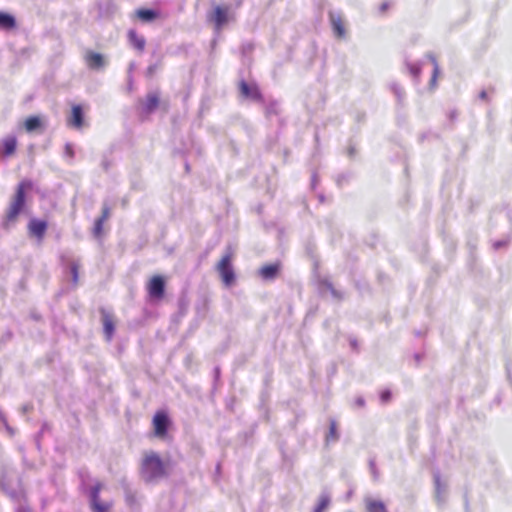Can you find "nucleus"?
Here are the masks:
<instances>
[{
	"label": "nucleus",
	"instance_id": "f257e3e1",
	"mask_svg": "<svg viewBox=\"0 0 512 512\" xmlns=\"http://www.w3.org/2000/svg\"><path fill=\"white\" fill-rule=\"evenodd\" d=\"M32 188L33 182L29 179L22 180L18 184L10 206L2 220L1 225L4 230L9 231L15 226L19 215L26 207L27 193L32 190Z\"/></svg>",
	"mask_w": 512,
	"mask_h": 512
},
{
	"label": "nucleus",
	"instance_id": "f03ea898",
	"mask_svg": "<svg viewBox=\"0 0 512 512\" xmlns=\"http://www.w3.org/2000/svg\"><path fill=\"white\" fill-rule=\"evenodd\" d=\"M166 474V466L157 453L145 455L140 467V476L145 483H156Z\"/></svg>",
	"mask_w": 512,
	"mask_h": 512
},
{
	"label": "nucleus",
	"instance_id": "7ed1b4c3",
	"mask_svg": "<svg viewBox=\"0 0 512 512\" xmlns=\"http://www.w3.org/2000/svg\"><path fill=\"white\" fill-rule=\"evenodd\" d=\"M102 488L103 484L96 480L94 484L83 493L87 496L91 512H110L112 509L113 503L111 501H102L100 499Z\"/></svg>",
	"mask_w": 512,
	"mask_h": 512
},
{
	"label": "nucleus",
	"instance_id": "20e7f679",
	"mask_svg": "<svg viewBox=\"0 0 512 512\" xmlns=\"http://www.w3.org/2000/svg\"><path fill=\"white\" fill-rule=\"evenodd\" d=\"M232 249L230 246L226 248L225 254L217 265V271L225 286L230 287L236 280V274L232 265Z\"/></svg>",
	"mask_w": 512,
	"mask_h": 512
},
{
	"label": "nucleus",
	"instance_id": "39448f33",
	"mask_svg": "<svg viewBox=\"0 0 512 512\" xmlns=\"http://www.w3.org/2000/svg\"><path fill=\"white\" fill-rule=\"evenodd\" d=\"M152 424L155 436L164 438L168 435L172 422L166 411L158 410L153 416Z\"/></svg>",
	"mask_w": 512,
	"mask_h": 512
},
{
	"label": "nucleus",
	"instance_id": "423d86ee",
	"mask_svg": "<svg viewBox=\"0 0 512 512\" xmlns=\"http://www.w3.org/2000/svg\"><path fill=\"white\" fill-rule=\"evenodd\" d=\"M166 281L161 275L153 276L147 284V292L151 301H160L164 298Z\"/></svg>",
	"mask_w": 512,
	"mask_h": 512
},
{
	"label": "nucleus",
	"instance_id": "0eeeda50",
	"mask_svg": "<svg viewBox=\"0 0 512 512\" xmlns=\"http://www.w3.org/2000/svg\"><path fill=\"white\" fill-rule=\"evenodd\" d=\"M238 87L240 94L244 99L256 102H264V98L260 91V88L255 82L249 83L246 80L241 79L239 81Z\"/></svg>",
	"mask_w": 512,
	"mask_h": 512
},
{
	"label": "nucleus",
	"instance_id": "6e6552de",
	"mask_svg": "<svg viewBox=\"0 0 512 512\" xmlns=\"http://www.w3.org/2000/svg\"><path fill=\"white\" fill-rule=\"evenodd\" d=\"M84 60L87 67L94 71L103 70L107 66V60L105 56L93 50H87L85 52Z\"/></svg>",
	"mask_w": 512,
	"mask_h": 512
},
{
	"label": "nucleus",
	"instance_id": "1a4fd4ad",
	"mask_svg": "<svg viewBox=\"0 0 512 512\" xmlns=\"http://www.w3.org/2000/svg\"><path fill=\"white\" fill-rule=\"evenodd\" d=\"M208 19L214 23L215 29L220 31L229 21L228 7L220 5L215 6L213 13L208 15Z\"/></svg>",
	"mask_w": 512,
	"mask_h": 512
},
{
	"label": "nucleus",
	"instance_id": "9d476101",
	"mask_svg": "<svg viewBox=\"0 0 512 512\" xmlns=\"http://www.w3.org/2000/svg\"><path fill=\"white\" fill-rule=\"evenodd\" d=\"M28 233L30 236L42 240L48 229V222L39 218H31L28 222Z\"/></svg>",
	"mask_w": 512,
	"mask_h": 512
},
{
	"label": "nucleus",
	"instance_id": "9b49d317",
	"mask_svg": "<svg viewBox=\"0 0 512 512\" xmlns=\"http://www.w3.org/2000/svg\"><path fill=\"white\" fill-rule=\"evenodd\" d=\"M160 104V95L158 92H150L141 103V114L150 115L156 111Z\"/></svg>",
	"mask_w": 512,
	"mask_h": 512
},
{
	"label": "nucleus",
	"instance_id": "f8f14e48",
	"mask_svg": "<svg viewBox=\"0 0 512 512\" xmlns=\"http://www.w3.org/2000/svg\"><path fill=\"white\" fill-rule=\"evenodd\" d=\"M103 332L107 341H111L115 333V323L111 314L105 309H100Z\"/></svg>",
	"mask_w": 512,
	"mask_h": 512
},
{
	"label": "nucleus",
	"instance_id": "ddd939ff",
	"mask_svg": "<svg viewBox=\"0 0 512 512\" xmlns=\"http://www.w3.org/2000/svg\"><path fill=\"white\" fill-rule=\"evenodd\" d=\"M329 21H330V24H331L334 34L339 38L344 37L346 34V31H345L341 13L339 11L330 10L329 11Z\"/></svg>",
	"mask_w": 512,
	"mask_h": 512
},
{
	"label": "nucleus",
	"instance_id": "4468645a",
	"mask_svg": "<svg viewBox=\"0 0 512 512\" xmlns=\"http://www.w3.org/2000/svg\"><path fill=\"white\" fill-rule=\"evenodd\" d=\"M280 269L281 264L279 262L267 264L260 268L259 275L263 280H274L278 276Z\"/></svg>",
	"mask_w": 512,
	"mask_h": 512
},
{
	"label": "nucleus",
	"instance_id": "2eb2a0df",
	"mask_svg": "<svg viewBox=\"0 0 512 512\" xmlns=\"http://www.w3.org/2000/svg\"><path fill=\"white\" fill-rule=\"evenodd\" d=\"M71 126L81 128L84 123V110L82 105L76 104L72 106L71 115L68 119Z\"/></svg>",
	"mask_w": 512,
	"mask_h": 512
},
{
	"label": "nucleus",
	"instance_id": "dca6fc26",
	"mask_svg": "<svg viewBox=\"0 0 512 512\" xmlns=\"http://www.w3.org/2000/svg\"><path fill=\"white\" fill-rule=\"evenodd\" d=\"M17 27L15 16L8 12L0 11V29L11 31Z\"/></svg>",
	"mask_w": 512,
	"mask_h": 512
},
{
	"label": "nucleus",
	"instance_id": "f3484780",
	"mask_svg": "<svg viewBox=\"0 0 512 512\" xmlns=\"http://www.w3.org/2000/svg\"><path fill=\"white\" fill-rule=\"evenodd\" d=\"M137 17L145 23L153 22L160 16V12L154 8H140L136 11Z\"/></svg>",
	"mask_w": 512,
	"mask_h": 512
},
{
	"label": "nucleus",
	"instance_id": "a211bd4d",
	"mask_svg": "<svg viewBox=\"0 0 512 512\" xmlns=\"http://www.w3.org/2000/svg\"><path fill=\"white\" fill-rule=\"evenodd\" d=\"M24 127L29 133L39 131L43 128L42 119L37 115L29 116L24 122Z\"/></svg>",
	"mask_w": 512,
	"mask_h": 512
},
{
	"label": "nucleus",
	"instance_id": "6ab92c4d",
	"mask_svg": "<svg viewBox=\"0 0 512 512\" xmlns=\"http://www.w3.org/2000/svg\"><path fill=\"white\" fill-rule=\"evenodd\" d=\"M17 148V139L11 135L2 140V153L4 156H11Z\"/></svg>",
	"mask_w": 512,
	"mask_h": 512
},
{
	"label": "nucleus",
	"instance_id": "aec40b11",
	"mask_svg": "<svg viewBox=\"0 0 512 512\" xmlns=\"http://www.w3.org/2000/svg\"><path fill=\"white\" fill-rule=\"evenodd\" d=\"M340 438V433L338 431L337 422L335 419H329V430L325 435L326 444L337 442Z\"/></svg>",
	"mask_w": 512,
	"mask_h": 512
},
{
	"label": "nucleus",
	"instance_id": "412c9836",
	"mask_svg": "<svg viewBox=\"0 0 512 512\" xmlns=\"http://www.w3.org/2000/svg\"><path fill=\"white\" fill-rule=\"evenodd\" d=\"M366 512H389L385 503L372 498L365 499Z\"/></svg>",
	"mask_w": 512,
	"mask_h": 512
},
{
	"label": "nucleus",
	"instance_id": "4be33fe9",
	"mask_svg": "<svg viewBox=\"0 0 512 512\" xmlns=\"http://www.w3.org/2000/svg\"><path fill=\"white\" fill-rule=\"evenodd\" d=\"M128 40L129 43L137 50L143 51L145 48L146 40L143 36L138 35V33L130 29L128 31Z\"/></svg>",
	"mask_w": 512,
	"mask_h": 512
},
{
	"label": "nucleus",
	"instance_id": "5701e85b",
	"mask_svg": "<svg viewBox=\"0 0 512 512\" xmlns=\"http://www.w3.org/2000/svg\"><path fill=\"white\" fill-rule=\"evenodd\" d=\"M389 88L396 97L398 108H402L405 102V91L403 87L398 82L393 81L389 84Z\"/></svg>",
	"mask_w": 512,
	"mask_h": 512
},
{
	"label": "nucleus",
	"instance_id": "b1692460",
	"mask_svg": "<svg viewBox=\"0 0 512 512\" xmlns=\"http://www.w3.org/2000/svg\"><path fill=\"white\" fill-rule=\"evenodd\" d=\"M65 272L71 275L72 283L76 285L79 279V263L75 260H69L65 264Z\"/></svg>",
	"mask_w": 512,
	"mask_h": 512
},
{
	"label": "nucleus",
	"instance_id": "393cba45",
	"mask_svg": "<svg viewBox=\"0 0 512 512\" xmlns=\"http://www.w3.org/2000/svg\"><path fill=\"white\" fill-rule=\"evenodd\" d=\"M78 476L80 479V488L82 493L86 492V489H89L92 485H89V482L91 481V477L89 475V472L87 469L82 468L78 471Z\"/></svg>",
	"mask_w": 512,
	"mask_h": 512
},
{
	"label": "nucleus",
	"instance_id": "a878e982",
	"mask_svg": "<svg viewBox=\"0 0 512 512\" xmlns=\"http://www.w3.org/2000/svg\"><path fill=\"white\" fill-rule=\"evenodd\" d=\"M265 114L267 118L278 116L280 114V103L277 100H270L266 104Z\"/></svg>",
	"mask_w": 512,
	"mask_h": 512
},
{
	"label": "nucleus",
	"instance_id": "bb28decb",
	"mask_svg": "<svg viewBox=\"0 0 512 512\" xmlns=\"http://www.w3.org/2000/svg\"><path fill=\"white\" fill-rule=\"evenodd\" d=\"M406 66L415 82H418L422 70V62L411 63L406 61Z\"/></svg>",
	"mask_w": 512,
	"mask_h": 512
},
{
	"label": "nucleus",
	"instance_id": "cd10ccee",
	"mask_svg": "<svg viewBox=\"0 0 512 512\" xmlns=\"http://www.w3.org/2000/svg\"><path fill=\"white\" fill-rule=\"evenodd\" d=\"M433 478L435 484L436 499L438 503H442L444 501V497L442 496L443 488L441 484V477L439 471L434 472Z\"/></svg>",
	"mask_w": 512,
	"mask_h": 512
},
{
	"label": "nucleus",
	"instance_id": "c85d7f7f",
	"mask_svg": "<svg viewBox=\"0 0 512 512\" xmlns=\"http://www.w3.org/2000/svg\"><path fill=\"white\" fill-rule=\"evenodd\" d=\"M427 58L433 64V73H432V77H431V80H430V86L434 87L436 85L437 76L439 74V66H438V63H437V60H436L435 56L432 53H428L427 54Z\"/></svg>",
	"mask_w": 512,
	"mask_h": 512
},
{
	"label": "nucleus",
	"instance_id": "c756f323",
	"mask_svg": "<svg viewBox=\"0 0 512 512\" xmlns=\"http://www.w3.org/2000/svg\"><path fill=\"white\" fill-rule=\"evenodd\" d=\"M320 286L322 288H326L327 290L330 291L331 295L336 298V299H342L343 298V295L341 292H339L338 290H336L333 286V284L327 280V279H323L320 281Z\"/></svg>",
	"mask_w": 512,
	"mask_h": 512
},
{
	"label": "nucleus",
	"instance_id": "7c9ffc66",
	"mask_svg": "<svg viewBox=\"0 0 512 512\" xmlns=\"http://www.w3.org/2000/svg\"><path fill=\"white\" fill-rule=\"evenodd\" d=\"M330 503V496L327 493H322L320 495L317 506L315 507L313 512H323Z\"/></svg>",
	"mask_w": 512,
	"mask_h": 512
},
{
	"label": "nucleus",
	"instance_id": "2f4dec72",
	"mask_svg": "<svg viewBox=\"0 0 512 512\" xmlns=\"http://www.w3.org/2000/svg\"><path fill=\"white\" fill-rule=\"evenodd\" d=\"M2 489L13 500H19L20 494L17 490L9 488L4 480L1 481Z\"/></svg>",
	"mask_w": 512,
	"mask_h": 512
},
{
	"label": "nucleus",
	"instance_id": "473e14b6",
	"mask_svg": "<svg viewBox=\"0 0 512 512\" xmlns=\"http://www.w3.org/2000/svg\"><path fill=\"white\" fill-rule=\"evenodd\" d=\"M256 427H257V425L254 424L248 431H245L239 435V437L242 438V442L244 444L249 443V440L253 437V435L255 433Z\"/></svg>",
	"mask_w": 512,
	"mask_h": 512
},
{
	"label": "nucleus",
	"instance_id": "72a5a7b5",
	"mask_svg": "<svg viewBox=\"0 0 512 512\" xmlns=\"http://www.w3.org/2000/svg\"><path fill=\"white\" fill-rule=\"evenodd\" d=\"M49 429V425L48 423H43L42 426H41V429L40 431L36 434L35 436V443H36V447L38 450H40L41 448V445H40V438L42 437L43 433Z\"/></svg>",
	"mask_w": 512,
	"mask_h": 512
},
{
	"label": "nucleus",
	"instance_id": "f704fd0d",
	"mask_svg": "<svg viewBox=\"0 0 512 512\" xmlns=\"http://www.w3.org/2000/svg\"><path fill=\"white\" fill-rule=\"evenodd\" d=\"M103 219L97 218L94 223L93 233L95 236H99L103 231Z\"/></svg>",
	"mask_w": 512,
	"mask_h": 512
},
{
	"label": "nucleus",
	"instance_id": "c9c22d12",
	"mask_svg": "<svg viewBox=\"0 0 512 512\" xmlns=\"http://www.w3.org/2000/svg\"><path fill=\"white\" fill-rule=\"evenodd\" d=\"M391 398H392V392L389 389H385V390L381 391L380 400L383 403L389 402L391 400Z\"/></svg>",
	"mask_w": 512,
	"mask_h": 512
},
{
	"label": "nucleus",
	"instance_id": "e433bc0d",
	"mask_svg": "<svg viewBox=\"0 0 512 512\" xmlns=\"http://www.w3.org/2000/svg\"><path fill=\"white\" fill-rule=\"evenodd\" d=\"M348 341H349V345L351 347V349L354 351V352H358L359 351V343H358V340L352 336V335H349L348 336Z\"/></svg>",
	"mask_w": 512,
	"mask_h": 512
},
{
	"label": "nucleus",
	"instance_id": "4c0bfd02",
	"mask_svg": "<svg viewBox=\"0 0 512 512\" xmlns=\"http://www.w3.org/2000/svg\"><path fill=\"white\" fill-rule=\"evenodd\" d=\"M508 239L497 240L493 243L494 250H500L508 245Z\"/></svg>",
	"mask_w": 512,
	"mask_h": 512
},
{
	"label": "nucleus",
	"instance_id": "58836bf2",
	"mask_svg": "<svg viewBox=\"0 0 512 512\" xmlns=\"http://www.w3.org/2000/svg\"><path fill=\"white\" fill-rule=\"evenodd\" d=\"M369 467H370V471H371V473L373 475V478L375 480H377L378 479V470H377L376 463H375L374 459H370Z\"/></svg>",
	"mask_w": 512,
	"mask_h": 512
},
{
	"label": "nucleus",
	"instance_id": "ea45409f",
	"mask_svg": "<svg viewBox=\"0 0 512 512\" xmlns=\"http://www.w3.org/2000/svg\"><path fill=\"white\" fill-rule=\"evenodd\" d=\"M125 497H126V502L129 505H132L135 502V494L128 488L125 490Z\"/></svg>",
	"mask_w": 512,
	"mask_h": 512
},
{
	"label": "nucleus",
	"instance_id": "a19ab883",
	"mask_svg": "<svg viewBox=\"0 0 512 512\" xmlns=\"http://www.w3.org/2000/svg\"><path fill=\"white\" fill-rule=\"evenodd\" d=\"M64 153L67 157L69 158H73L74 157V147L71 143H66L65 144V150H64Z\"/></svg>",
	"mask_w": 512,
	"mask_h": 512
},
{
	"label": "nucleus",
	"instance_id": "79ce46f5",
	"mask_svg": "<svg viewBox=\"0 0 512 512\" xmlns=\"http://www.w3.org/2000/svg\"><path fill=\"white\" fill-rule=\"evenodd\" d=\"M110 216V207L104 203L102 207V215L99 217L100 219H103L105 221Z\"/></svg>",
	"mask_w": 512,
	"mask_h": 512
},
{
	"label": "nucleus",
	"instance_id": "37998d69",
	"mask_svg": "<svg viewBox=\"0 0 512 512\" xmlns=\"http://www.w3.org/2000/svg\"><path fill=\"white\" fill-rule=\"evenodd\" d=\"M157 68H158V65L156 63L149 65L146 70V76L149 78L152 77L154 75V73L156 72Z\"/></svg>",
	"mask_w": 512,
	"mask_h": 512
},
{
	"label": "nucleus",
	"instance_id": "c03bdc74",
	"mask_svg": "<svg viewBox=\"0 0 512 512\" xmlns=\"http://www.w3.org/2000/svg\"><path fill=\"white\" fill-rule=\"evenodd\" d=\"M213 373H214V384H216V382L219 381L220 379V376H221V370H220V367L216 366L213 370Z\"/></svg>",
	"mask_w": 512,
	"mask_h": 512
},
{
	"label": "nucleus",
	"instance_id": "a18cd8bd",
	"mask_svg": "<svg viewBox=\"0 0 512 512\" xmlns=\"http://www.w3.org/2000/svg\"><path fill=\"white\" fill-rule=\"evenodd\" d=\"M134 80L133 75H128L127 77V89L129 92L133 90Z\"/></svg>",
	"mask_w": 512,
	"mask_h": 512
},
{
	"label": "nucleus",
	"instance_id": "49530a36",
	"mask_svg": "<svg viewBox=\"0 0 512 512\" xmlns=\"http://www.w3.org/2000/svg\"><path fill=\"white\" fill-rule=\"evenodd\" d=\"M390 5V2L388 1L383 2L379 7L380 13H385L390 8Z\"/></svg>",
	"mask_w": 512,
	"mask_h": 512
},
{
	"label": "nucleus",
	"instance_id": "de8ad7c7",
	"mask_svg": "<svg viewBox=\"0 0 512 512\" xmlns=\"http://www.w3.org/2000/svg\"><path fill=\"white\" fill-rule=\"evenodd\" d=\"M318 181H319V180H318L317 173H316V172H314V173L312 174V177H311V188H312V189H315V188H316V186H317V184H318Z\"/></svg>",
	"mask_w": 512,
	"mask_h": 512
},
{
	"label": "nucleus",
	"instance_id": "09e8293b",
	"mask_svg": "<svg viewBox=\"0 0 512 512\" xmlns=\"http://www.w3.org/2000/svg\"><path fill=\"white\" fill-rule=\"evenodd\" d=\"M253 49V45L251 43H244L242 45V53L246 54L250 52Z\"/></svg>",
	"mask_w": 512,
	"mask_h": 512
},
{
	"label": "nucleus",
	"instance_id": "8fccbe9b",
	"mask_svg": "<svg viewBox=\"0 0 512 512\" xmlns=\"http://www.w3.org/2000/svg\"><path fill=\"white\" fill-rule=\"evenodd\" d=\"M0 421L6 426L7 430L12 432V429L7 425V420L3 412L0 410Z\"/></svg>",
	"mask_w": 512,
	"mask_h": 512
},
{
	"label": "nucleus",
	"instance_id": "3c124183",
	"mask_svg": "<svg viewBox=\"0 0 512 512\" xmlns=\"http://www.w3.org/2000/svg\"><path fill=\"white\" fill-rule=\"evenodd\" d=\"M33 406L31 404H24L22 407H21V410H22V413L23 414H27L29 413L31 410H32Z\"/></svg>",
	"mask_w": 512,
	"mask_h": 512
},
{
	"label": "nucleus",
	"instance_id": "603ef678",
	"mask_svg": "<svg viewBox=\"0 0 512 512\" xmlns=\"http://www.w3.org/2000/svg\"><path fill=\"white\" fill-rule=\"evenodd\" d=\"M355 404L358 406V407H364L365 405V399L363 397H357L356 400H355Z\"/></svg>",
	"mask_w": 512,
	"mask_h": 512
},
{
	"label": "nucleus",
	"instance_id": "864d4df0",
	"mask_svg": "<svg viewBox=\"0 0 512 512\" xmlns=\"http://www.w3.org/2000/svg\"><path fill=\"white\" fill-rule=\"evenodd\" d=\"M478 97H479L480 100L487 101L488 100L487 91L486 90L480 91Z\"/></svg>",
	"mask_w": 512,
	"mask_h": 512
},
{
	"label": "nucleus",
	"instance_id": "5fc2aeb1",
	"mask_svg": "<svg viewBox=\"0 0 512 512\" xmlns=\"http://www.w3.org/2000/svg\"><path fill=\"white\" fill-rule=\"evenodd\" d=\"M430 135V133H422L419 137V141L420 142H423L425 139L428 138V136Z\"/></svg>",
	"mask_w": 512,
	"mask_h": 512
},
{
	"label": "nucleus",
	"instance_id": "6e6d98bb",
	"mask_svg": "<svg viewBox=\"0 0 512 512\" xmlns=\"http://www.w3.org/2000/svg\"><path fill=\"white\" fill-rule=\"evenodd\" d=\"M135 69V63H130L128 68V75H132L133 70Z\"/></svg>",
	"mask_w": 512,
	"mask_h": 512
},
{
	"label": "nucleus",
	"instance_id": "4d7b16f0",
	"mask_svg": "<svg viewBox=\"0 0 512 512\" xmlns=\"http://www.w3.org/2000/svg\"><path fill=\"white\" fill-rule=\"evenodd\" d=\"M505 216L509 219V221L512 223V211L508 210L505 212Z\"/></svg>",
	"mask_w": 512,
	"mask_h": 512
},
{
	"label": "nucleus",
	"instance_id": "13d9d810",
	"mask_svg": "<svg viewBox=\"0 0 512 512\" xmlns=\"http://www.w3.org/2000/svg\"><path fill=\"white\" fill-rule=\"evenodd\" d=\"M17 512H30V511L28 508L20 506L17 508Z\"/></svg>",
	"mask_w": 512,
	"mask_h": 512
},
{
	"label": "nucleus",
	"instance_id": "bf43d9fd",
	"mask_svg": "<svg viewBox=\"0 0 512 512\" xmlns=\"http://www.w3.org/2000/svg\"><path fill=\"white\" fill-rule=\"evenodd\" d=\"M414 357H415V360L417 361V363H419V362L422 360V355H421V354H419V353H416V354L414 355Z\"/></svg>",
	"mask_w": 512,
	"mask_h": 512
},
{
	"label": "nucleus",
	"instance_id": "052dcab7",
	"mask_svg": "<svg viewBox=\"0 0 512 512\" xmlns=\"http://www.w3.org/2000/svg\"><path fill=\"white\" fill-rule=\"evenodd\" d=\"M354 153H355V149L353 147H350L349 150H348L349 156L353 157Z\"/></svg>",
	"mask_w": 512,
	"mask_h": 512
},
{
	"label": "nucleus",
	"instance_id": "680f3d73",
	"mask_svg": "<svg viewBox=\"0 0 512 512\" xmlns=\"http://www.w3.org/2000/svg\"><path fill=\"white\" fill-rule=\"evenodd\" d=\"M318 199H319L320 203H324L325 202V196L323 194H319L318 195Z\"/></svg>",
	"mask_w": 512,
	"mask_h": 512
},
{
	"label": "nucleus",
	"instance_id": "e2e57ef3",
	"mask_svg": "<svg viewBox=\"0 0 512 512\" xmlns=\"http://www.w3.org/2000/svg\"><path fill=\"white\" fill-rule=\"evenodd\" d=\"M233 1H234V3H235V6H236V7L241 6V4H242V2H243V0H233Z\"/></svg>",
	"mask_w": 512,
	"mask_h": 512
},
{
	"label": "nucleus",
	"instance_id": "0e129e2a",
	"mask_svg": "<svg viewBox=\"0 0 512 512\" xmlns=\"http://www.w3.org/2000/svg\"><path fill=\"white\" fill-rule=\"evenodd\" d=\"M31 316H32V318H33L34 320H36V321H38V320L40 319V316H39V315H37V314H34V313H33Z\"/></svg>",
	"mask_w": 512,
	"mask_h": 512
},
{
	"label": "nucleus",
	"instance_id": "69168bd1",
	"mask_svg": "<svg viewBox=\"0 0 512 512\" xmlns=\"http://www.w3.org/2000/svg\"><path fill=\"white\" fill-rule=\"evenodd\" d=\"M449 117H450L451 119H454V118L456 117V112H455V111L450 112Z\"/></svg>",
	"mask_w": 512,
	"mask_h": 512
},
{
	"label": "nucleus",
	"instance_id": "338daca9",
	"mask_svg": "<svg viewBox=\"0 0 512 512\" xmlns=\"http://www.w3.org/2000/svg\"><path fill=\"white\" fill-rule=\"evenodd\" d=\"M108 166H109L108 162H107V161H104V162H103V167H104V169H105V170H107V169H108Z\"/></svg>",
	"mask_w": 512,
	"mask_h": 512
},
{
	"label": "nucleus",
	"instance_id": "774afa93",
	"mask_svg": "<svg viewBox=\"0 0 512 512\" xmlns=\"http://www.w3.org/2000/svg\"><path fill=\"white\" fill-rule=\"evenodd\" d=\"M185 170H186V172L190 171V166L187 162L185 163Z\"/></svg>",
	"mask_w": 512,
	"mask_h": 512
}]
</instances>
